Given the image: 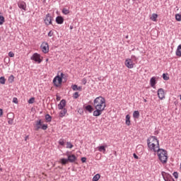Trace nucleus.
I'll return each instance as SVG.
<instances>
[{
  "label": "nucleus",
  "mask_w": 181,
  "mask_h": 181,
  "mask_svg": "<svg viewBox=\"0 0 181 181\" xmlns=\"http://www.w3.org/2000/svg\"><path fill=\"white\" fill-rule=\"evenodd\" d=\"M93 107L95 108V111H93V117H100L103 112L105 110V98L103 96L97 97L93 100Z\"/></svg>",
  "instance_id": "nucleus-1"
},
{
  "label": "nucleus",
  "mask_w": 181,
  "mask_h": 181,
  "mask_svg": "<svg viewBox=\"0 0 181 181\" xmlns=\"http://www.w3.org/2000/svg\"><path fill=\"white\" fill-rule=\"evenodd\" d=\"M159 160L162 163H166L168 162V151L163 148H158L156 151Z\"/></svg>",
  "instance_id": "nucleus-2"
},
{
  "label": "nucleus",
  "mask_w": 181,
  "mask_h": 181,
  "mask_svg": "<svg viewBox=\"0 0 181 181\" xmlns=\"http://www.w3.org/2000/svg\"><path fill=\"white\" fill-rule=\"evenodd\" d=\"M47 124H43L42 119H38L35 122V125L34 126V131H39V129H42L43 131H46L47 129Z\"/></svg>",
  "instance_id": "nucleus-3"
},
{
  "label": "nucleus",
  "mask_w": 181,
  "mask_h": 181,
  "mask_svg": "<svg viewBox=\"0 0 181 181\" xmlns=\"http://www.w3.org/2000/svg\"><path fill=\"white\" fill-rule=\"evenodd\" d=\"M147 145H148L150 151H153V152H156L158 151V149H160L159 143L155 144V143L148 142V143H147Z\"/></svg>",
  "instance_id": "nucleus-4"
},
{
  "label": "nucleus",
  "mask_w": 181,
  "mask_h": 181,
  "mask_svg": "<svg viewBox=\"0 0 181 181\" xmlns=\"http://www.w3.org/2000/svg\"><path fill=\"white\" fill-rule=\"evenodd\" d=\"M30 59L37 63V64H40L42 62V59L40 58V54L37 53H34L30 57Z\"/></svg>",
  "instance_id": "nucleus-5"
},
{
  "label": "nucleus",
  "mask_w": 181,
  "mask_h": 181,
  "mask_svg": "<svg viewBox=\"0 0 181 181\" xmlns=\"http://www.w3.org/2000/svg\"><path fill=\"white\" fill-rule=\"evenodd\" d=\"M53 83L55 87H59L62 83H63V79L60 78V76L57 75L54 78Z\"/></svg>",
  "instance_id": "nucleus-6"
},
{
  "label": "nucleus",
  "mask_w": 181,
  "mask_h": 181,
  "mask_svg": "<svg viewBox=\"0 0 181 181\" xmlns=\"http://www.w3.org/2000/svg\"><path fill=\"white\" fill-rule=\"evenodd\" d=\"M161 175L165 181H175V179H173L172 175L168 173L163 171L161 172Z\"/></svg>",
  "instance_id": "nucleus-7"
},
{
  "label": "nucleus",
  "mask_w": 181,
  "mask_h": 181,
  "mask_svg": "<svg viewBox=\"0 0 181 181\" xmlns=\"http://www.w3.org/2000/svg\"><path fill=\"white\" fill-rule=\"evenodd\" d=\"M66 156L68 158V162H70V163H74L75 160H77V157L74 154H70L69 152H67Z\"/></svg>",
  "instance_id": "nucleus-8"
},
{
  "label": "nucleus",
  "mask_w": 181,
  "mask_h": 181,
  "mask_svg": "<svg viewBox=\"0 0 181 181\" xmlns=\"http://www.w3.org/2000/svg\"><path fill=\"white\" fill-rule=\"evenodd\" d=\"M41 49L42 53H49V44L46 42H44L41 45Z\"/></svg>",
  "instance_id": "nucleus-9"
},
{
  "label": "nucleus",
  "mask_w": 181,
  "mask_h": 181,
  "mask_svg": "<svg viewBox=\"0 0 181 181\" xmlns=\"http://www.w3.org/2000/svg\"><path fill=\"white\" fill-rule=\"evenodd\" d=\"M159 144V140H158V138L155 136H151L148 138L147 139V144Z\"/></svg>",
  "instance_id": "nucleus-10"
},
{
  "label": "nucleus",
  "mask_w": 181,
  "mask_h": 181,
  "mask_svg": "<svg viewBox=\"0 0 181 181\" xmlns=\"http://www.w3.org/2000/svg\"><path fill=\"white\" fill-rule=\"evenodd\" d=\"M125 66L127 69H134V66H135V63L132 62L130 59H127L125 61Z\"/></svg>",
  "instance_id": "nucleus-11"
},
{
  "label": "nucleus",
  "mask_w": 181,
  "mask_h": 181,
  "mask_svg": "<svg viewBox=\"0 0 181 181\" xmlns=\"http://www.w3.org/2000/svg\"><path fill=\"white\" fill-rule=\"evenodd\" d=\"M44 22H45V25H52V16H50L49 13H47L46 15Z\"/></svg>",
  "instance_id": "nucleus-12"
},
{
  "label": "nucleus",
  "mask_w": 181,
  "mask_h": 181,
  "mask_svg": "<svg viewBox=\"0 0 181 181\" xmlns=\"http://www.w3.org/2000/svg\"><path fill=\"white\" fill-rule=\"evenodd\" d=\"M158 96L160 100H163V98H165V90L163 88H159L158 90Z\"/></svg>",
  "instance_id": "nucleus-13"
},
{
  "label": "nucleus",
  "mask_w": 181,
  "mask_h": 181,
  "mask_svg": "<svg viewBox=\"0 0 181 181\" xmlns=\"http://www.w3.org/2000/svg\"><path fill=\"white\" fill-rule=\"evenodd\" d=\"M66 107V100L62 99L58 105V110H63Z\"/></svg>",
  "instance_id": "nucleus-14"
},
{
  "label": "nucleus",
  "mask_w": 181,
  "mask_h": 181,
  "mask_svg": "<svg viewBox=\"0 0 181 181\" xmlns=\"http://www.w3.org/2000/svg\"><path fill=\"white\" fill-rule=\"evenodd\" d=\"M18 6L21 9H23V11H26V3H25V1H21L18 3Z\"/></svg>",
  "instance_id": "nucleus-15"
},
{
  "label": "nucleus",
  "mask_w": 181,
  "mask_h": 181,
  "mask_svg": "<svg viewBox=\"0 0 181 181\" xmlns=\"http://www.w3.org/2000/svg\"><path fill=\"white\" fill-rule=\"evenodd\" d=\"M156 85V77L153 76L150 79V86H151V87H153V88H155Z\"/></svg>",
  "instance_id": "nucleus-16"
},
{
  "label": "nucleus",
  "mask_w": 181,
  "mask_h": 181,
  "mask_svg": "<svg viewBox=\"0 0 181 181\" xmlns=\"http://www.w3.org/2000/svg\"><path fill=\"white\" fill-rule=\"evenodd\" d=\"M56 22L58 25H62L63 22H64V18L62 16H57L56 18Z\"/></svg>",
  "instance_id": "nucleus-17"
},
{
  "label": "nucleus",
  "mask_w": 181,
  "mask_h": 181,
  "mask_svg": "<svg viewBox=\"0 0 181 181\" xmlns=\"http://www.w3.org/2000/svg\"><path fill=\"white\" fill-rule=\"evenodd\" d=\"M62 111L59 112V117L60 118H63V117H64V115H66V114H67V109L64 108V109H61Z\"/></svg>",
  "instance_id": "nucleus-18"
},
{
  "label": "nucleus",
  "mask_w": 181,
  "mask_h": 181,
  "mask_svg": "<svg viewBox=\"0 0 181 181\" xmlns=\"http://www.w3.org/2000/svg\"><path fill=\"white\" fill-rule=\"evenodd\" d=\"M126 125L129 127L131 125V116L129 115H126V122H125Z\"/></svg>",
  "instance_id": "nucleus-19"
},
{
  "label": "nucleus",
  "mask_w": 181,
  "mask_h": 181,
  "mask_svg": "<svg viewBox=\"0 0 181 181\" xmlns=\"http://www.w3.org/2000/svg\"><path fill=\"white\" fill-rule=\"evenodd\" d=\"M72 90H74V91H81V86H78L77 85H72L71 86Z\"/></svg>",
  "instance_id": "nucleus-20"
},
{
  "label": "nucleus",
  "mask_w": 181,
  "mask_h": 181,
  "mask_svg": "<svg viewBox=\"0 0 181 181\" xmlns=\"http://www.w3.org/2000/svg\"><path fill=\"white\" fill-rule=\"evenodd\" d=\"M139 117H140L139 111L135 110L133 112V118H134V119H138Z\"/></svg>",
  "instance_id": "nucleus-21"
},
{
  "label": "nucleus",
  "mask_w": 181,
  "mask_h": 181,
  "mask_svg": "<svg viewBox=\"0 0 181 181\" xmlns=\"http://www.w3.org/2000/svg\"><path fill=\"white\" fill-rule=\"evenodd\" d=\"M85 110H86V111H88V112H93V111H94V107H93L91 105H88L85 107Z\"/></svg>",
  "instance_id": "nucleus-22"
},
{
  "label": "nucleus",
  "mask_w": 181,
  "mask_h": 181,
  "mask_svg": "<svg viewBox=\"0 0 181 181\" xmlns=\"http://www.w3.org/2000/svg\"><path fill=\"white\" fill-rule=\"evenodd\" d=\"M175 53L176 56H178V57H181V45H178Z\"/></svg>",
  "instance_id": "nucleus-23"
},
{
  "label": "nucleus",
  "mask_w": 181,
  "mask_h": 181,
  "mask_svg": "<svg viewBox=\"0 0 181 181\" xmlns=\"http://www.w3.org/2000/svg\"><path fill=\"white\" fill-rule=\"evenodd\" d=\"M158 18V14L153 13L150 19L153 21V22H156V19Z\"/></svg>",
  "instance_id": "nucleus-24"
},
{
  "label": "nucleus",
  "mask_w": 181,
  "mask_h": 181,
  "mask_svg": "<svg viewBox=\"0 0 181 181\" xmlns=\"http://www.w3.org/2000/svg\"><path fill=\"white\" fill-rule=\"evenodd\" d=\"M132 62L133 63H135V64H136L138 63V58L136 57H135L134 55H132L131 59Z\"/></svg>",
  "instance_id": "nucleus-25"
},
{
  "label": "nucleus",
  "mask_w": 181,
  "mask_h": 181,
  "mask_svg": "<svg viewBox=\"0 0 181 181\" xmlns=\"http://www.w3.org/2000/svg\"><path fill=\"white\" fill-rule=\"evenodd\" d=\"M7 118L8 119H13V118H15V115H13V112L8 113Z\"/></svg>",
  "instance_id": "nucleus-26"
},
{
  "label": "nucleus",
  "mask_w": 181,
  "mask_h": 181,
  "mask_svg": "<svg viewBox=\"0 0 181 181\" xmlns=\"http://www.w3.org/2000/svg\"><path fill=\"white\" fill-rule=\"evenodd\" d=\"M45 119L47 122H52V116L49 114L45 115Z\"/></svg>",
  "instance_id": "nucleus-27"
},
{
  "label": "nucleus",
  "mask_w": 181,
  "mask_h": 181,
  "mask_svg": "<svg viewBox=\"0 0 181 181\" xmlns=\"http://www.w3.org/2000/svg\"><path fill=\"white\" fill-rule=\"evenodd\" d=\"M105 146H100L98 147L99 152H103V153H105Z\"/></svg>",
  "instance_id": "nucleus-28"
},
{
  "label": "nucleus",
  "mask_w": 181,
  "mask_h": 181,
  "mask_svg": "<svg viewBox=\"0 0 181 181\" xmlns=\"http://www.w3.org/2000/svg\"><path fill=\"white\" fill-rule=\"evenodd\" d=\"M100 177H101L100 174H96L95 175H94L92 180L93 181H98V180H100Z\"/></svg>",
  "instance_id": "nucleus-29"
},
{
  "label": "nucleus",
  "mask_w": 181,
  "mask_h": 181,
  "mask_svg": "<svg viewBox=\"0 0 181 181\" xmlns=\"http://www.w3.org/2000/svg\"><path fill=\"white\" fill-rule=\"evenodd\" d=\"M67 162H69L68 158H61L60 159V163H62V165H66L67 163Z\"/></svg>",
  "instance_id": "nucleus-30"
},
{
  "label": "nucleus",
  "mask_w": 181,
  "mask_h": 181,
  "mask_svg": "<svg viewBox=\"0 0 181 181\" xmlns=\"http://www.w3.org/2000/svg\"><path fill=\"white\" fill-rule=\"evenodd\" d=\"M175 20L177 22H181V13H177L175 14Z\"/></svg>",
  "instance_id": "nucleus-31"
},
{
  "label": "nucleus",
  "mask_w": 181,
  "mask_h": 181,
  "mask_svg": "<svg viewBox=\"0 0 181 181\" xmlns=\"http://www.w3.org/2000/svg\"><path fill=\"white\" fill-rule=\"evenodd\" d=\"M62 13H64V15H69V13H70V11L64 8L62 9Z\"/></svg>",
  "instance_id": "nucleus-32"
},
{
  "label": "nucleus",
  "mask_w": 181,
  "mask_h": 181,
  "mask_svg": "<svg viewBox=\"0 0 181 181\" xmlns=\"http://www.w3.org/2000/svg\"><path fill=\"white\" fill-rule=\"evenodd\" d=\"M5 83H6V79L5 78V77H0V84H5Z\"/></svg>",
  "instance_id": "nucleus-33"
},
{
  "label": "nucleus",
  "mask_w": 181,
  "mask_h": 181,
  "mask_svg": "<svg viewBox=\"0 0 181 181\" xmlns=\"http://www.w3.org/2000/svg\"><path fill=\"white\" fill-rule=\"evenodd\" d=\"M5 23V18L3 16H0V25H4Z\"/></svg>",
  "instance_id": "nucleus-34"
},
{
  "label": "nucleus",
  "mask_w": 181,
  "mask_h": 181,
  "mask_svg": "<svg viewBox=\"0 0 181 181\" xmlns=\"http://www.w3.org/2000/svg\"><path fill=\"white\" fill-rule=\"evenodd\" d=\"M80 97V95L78 94V92H75L74 94H73V98L75 99V100H77V98H78Z\"/></svg>",
  "instance_id": "nucleus-35"
},
{
  "label": "nucleus",
  "mask_w": 181,
  "mask_h": 181,
  "mask_svg": "<svg viewBox=\"0 0 181 181\" xmlns=\"http://www.w3.org/2000/svg\"><path fill=\"white\" fill-rule=\"evenodd\" d=\"M13 80H15V76H13V75H11L8 77V81L9 83H13Z\"/></svg>",
  "instance_id": "nucleus-36"
},
{
  "label": "nucleus",
  "mask_w": 181,
  "mask_h": 181,
  "mask_svg": "<svg viewBox=\"0 0 181 181\" xmlns=\"http://www.w3.org/2000/svg\"><path fill=\"white\" fill-rule=\"evenodd\" d=\"M163 80H165L166 81H168V80H169V76H168V74H163Z\"/></svg>",
  "instance_id": "nucleus-37"
},
{
  "label": "nucleus",
  "mask_w": 181,
  "mask_h": 181,
  "mask_svg": "<svg viewBox=\"0 0 181 181\" xmlns=\"http://www.w3.org/2000/svg\"><path fill=\"white\" fill-rule=\"evenodd\" d=\"M66 148L71 149V148H73V145L71 144V142H66Z\"/></svg>",
  "instance_id": "nucleus-38"
},
{
  "label": "nucleus",
  "mask_w": 181,
  "mask_h": 181,
  "mask_svg": "<svg viewBox=\"0 0 181 181\" xmlns=\"http://www.w3.org/2000/svg\"><path fill=\"white\" fill-rule=\"evenodd\" d=\"M59 144L61 145V146H64V139H59Z\"/></svg>",
  "instance_id": "nucleus-39"
},
{
  "label": "nucleus",
  "mask_w": 181,
  "mask_h": 181,
  "mask_svg": "<svg viewBox=\"0 0 181 181\" xmlns=\"http://www.w3.org/2000/svg\"><path fill=\"white\" fill-rule=\"evenodd\" d=\"M28 104H33L35 103V98H31L28 101Z\"/></svg>",
  "instance_id": "nucleus-40"
},
{
  "label": "nucleus",
  "mask_w": 181,
  "mask_h": 181,
  "mask_svg": "<svg viewBox=\"0 0 181 181\" xmlns=\"http://www.w3.org/2000/svg\"><path fill=\"white\" fill-rule=\"evenodd\" d=\"M173 175L174 176V177L175 179H178V177H179V173H177V172H174Z\"/></svg>",
  "instance_id": "nucleus-41"
},
{
  "label": "nucleus",
  "mask_w": 181,
  "mask_h": 181,
  "mask_svg": "<svg viewBox=\"0 0 181 181\" xmlns=\"http://www.w3.org/2000/svg\"><path fill=\"white\" fill-rule=\"evenodd\" d=\"M8 57H15V54L13 52H9Z\"/></svg>",
  "instance_id": "nucleus-42"
},
{
  "label": "nucleus",
  "mask_w": 181,
  "mask_h": 181,
  "mask_svg": "<svg viewBox=\"0 0 181 181\" xmlns=\"http://www.w3.org/2000/svg\"><path fill=\"white\" fill-rule=\"evenodd\" d=\"M8 124H9V125H12L13 124V119H8Z\"/></svg>",
  "instance_id": "nucleus-43"
},
{
  "label": "nucleus",
  "mask_w": 181,
  "mask_h": 181,
  "mask_svg": "<svg viewBox=\"0 0 181 181\" xmlns=\"http://www.w3.org/2000/svg\"><path fill=\"white\" fill-rule=\"evenodd\" d=\"M82 84H83V86H86V84H87V79L86 78H83L82 79Z\"/></svg>",
  "instance_id": "nucleus-44"
},
{
  "label": "nucleus",
  "mask_w": 181,
  "mask_h": 181,
  "mask_svg": "<svg viewBox=\"0 0 181 181\" xmlns=\"http://www.w3.org/2000/svg\"><path fill=\"white\" fill-rule=\"evenodd\" d=\"M81 160L82 163H86L87 158L86 157H83V158H81Z\"/></svg>",
  "instance_id": "nucleus-45"
},
{
  "label": "nucleus",
  "mask_w": 181,
  "mask_h": 181,
  "mask_svg": "<svg viewBox=\"0 0 181 181\" xmlns=\"http://www.w3.org/2000/svg\"><path fill=\"white\" fill-rule=\"evenodd\" d=\"M13 103H14V104H18V98H13Z\"/></svg>",
  "instance_id": "nucleus-46"
},
{
  "label": "nucleus",
  "mask_w": 181,
  "mask_h": 181,
  "mask_svg": "<svg viewBox=\"0 0 181 181\" xmlns=\"http://www.w3.org/2000/svg\"><path fill=\"white\" fill-rule=\"evenodd\" d=\"M48 36H49V37H52V36H53V31L50 30V31L48 33Z\"/></svg>",
  "instance_id": "nucleus-47"
},
{
  "label": "nucleus",
  "mask_w": 181,
  "mask_h": 181,
  "mask_svg": "<svg viewBox=\"0 0 181 181\" xmlns=\"http://www.w3.org/2000/svg\"><path fill=\"white\" fill-rule=\"evenodd\" d=\"M133 156H134V159H139V157L138 156H136V153H134Z\"/></svg>",
  "instance_id": "nucleus-48"
},
{
  "label": "nucleus",
  "mask_w": 181,
  "mask_h": 181,
  "mask_svg": "<svg viewBox=\"0 0 181 181\" xmlns=\"http://www.w3.org/2000/svg\"><path fill=\"white\" fill-rule=\"evenodd\" d=\"M1 115H4V110L0 109V117H1Z\"/></svg>",
  "instance_id": "nucleus-49"
},
{
  "label": "nucleus",
  "mask_w": 181,
  "mask_h": 181,
  "mask_svg": "<svg viewBox=\"0 0 181 181\" xmlns=\"http://www.w3.org/2000/svg\"><path fill=\"white\" fill-rule=\"evenodd\" d=\"M60 78H62V80H63V78H64V74L61 73Z\"/></svg>",
  "instance_id": "nucleus-50"
},
{
  "label": "nucleus",
  "mask_w": 181,
  "mask_h": 181,
  "mask_svg": "<svg viewBox=\"0 0 181 181\" xmlns=\"http://www.w3.org/2000/svg\"><path fill=\"white\" fill-rule=\"evenodd\" d=\"M57 101H60V97L57 96Z\"/></svg>",
  "instance_id": "nucleus-51"
},
{
  "label": "nucleus",
  "mask_w": 181,
  "mask_h": 181,
  "mask_svg": "<svg viewBox=\"0 0 181 181\" xmlns=\"http://www.w3.org/2000/svg\"><path fill=\"white\" fill-rule=\"evenodd\" d=\"M144 103L147 102L146 99H144Z\"/></svg>",
  "instance_id": "nucleus-52"
},
{
  "label": "nucleus",
  "mask_w": 181,
  "mask_h": 181,
  "mask_svg": "<svg viewBox=\"0 0 181 181\" xmlns=\"http://www.w3.org/2000/svg\"><path fill=\"white\" fill-rule=\"evenodd\" d=\"M28 138H29V136H27L25 137V141H26Z\"/></svg>",
  "instance_id": "nucleus-53"
},
{
  "label": "nucleus",
  "mask_w": 181,
  "mask_h": 181,
  "mask_svg": "<svg viewBox=\"0 0 181 181\" xmlns=\"http://www.w3.org/2000/svg\"><path fill=\"white\" fill-rule=\"evenodd\" d=\"M70 29H73V26H70Z\"/></svg>",
  "instance_id": "nucleus-54"
},
{
  "label": "nucleus",
  "mask_w": 181,
  "mask_h": 181,
  "mask_svg": "<svg viewBox=\"0 0 181 181\" xmlns=\"http://www.w3.org/2000/svg\"><path fill=\"white\" fill-rule=\"evenodd\" d=\"M46 62H49V59H46Z\"/></svg>",
  "instance_id": "nucleus-55"
},
{
  "label": "nucleus",
  "mask_w": 181,
  "mask_h": 181,
  "mask_svg": "<svg viewBox=\"0 0 181 181\" xmlns=\"http://www.w3.org/2000/svg\"><path fill=\"white\" fill-rule=\"evenodd\" d=\"M126 39H128V35L126 36Z\"/></svg>",
  "instance_id": "nucleus-56"
}]
</instances>
